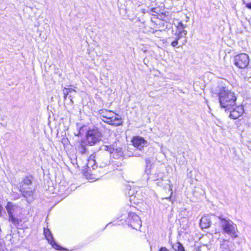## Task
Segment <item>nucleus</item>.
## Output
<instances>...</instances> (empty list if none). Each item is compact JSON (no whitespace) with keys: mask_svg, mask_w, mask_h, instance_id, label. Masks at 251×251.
I'll return each mask as SVG.
<instances>
[{"mask_svg":"<svg viewBox=\"0 0 251 251\" xmlns=\"http://www.w3.org/2000/svg\"><path fill=\"white\" fill-rule=\"evenodd\" d=\"M159 251H169V250L165 247H162L160 249Z\"/></svg>","mask_w":251,"mask_h":251,"instance_id":"nucleus-23","label":"nucleus"},{"mask_svg":"<svg viewBox=\"0 0 251 251\" xmlns=\"http://www.w3.org/2000/svg\"><path fill=\"white\" fill-rule=\"evenodd\" d=\"M101 134L98 129H89L86 135V139L90 145H93L100 140Z\"/></svg>","mask_w":251,"mask_h":251,"instance_id":"nucleus-5","label":"nucleus"},{"mask_svg":"<svg viewBox=\"0 0 251 251\" xmlns=\"http://www.w3.org/2000/svg\"><path fill=\"white\" fill-rule=\"evenodd\" d=\"M68 88L69 91V92H70V93H71V92H72V91H75V90L74 89H73V88Z\"/></svg>","mask_w":251,"mask_h":251,"instance_id":"nucleus-26","label":"nucleus"},{"mask_svg":"<svg viewBox=\"0 0 251 251\" xmlns=\"http://www.w3.org/2000/svg\"><path fill=\"white\" fill-rule=\"evenodd\" d=\"M100 118L104 123L114 126H120L123 120L120 115L113 111L103 109L99 111Z\"/></svg>","mask_w":251,"mask_h":251,"instance_id":"nucleus-2","label":"nucleus"},{"mask_svg":"<svg viewBox=\"0 0 251 251\" xmlns=\"http://www.w3.org/2000/svg\"><path fill=\"white\" fill-rule=\"evenodd\" d=\"M2 1V0H0V3Z\"/></svg>","mask_w":251,"mask_h":251,"instance_id":"nucleus-30","label":"nucleus"},{"mask_svg":"<svg viewBox=\"0 0 251 251\" xmlns=\"http://www.w3.org/2000/svg\"><path fill=\"white\" fill-rule=\"evenodd\" d=\"M186 27V25H183L181 22L178 23L176 26L177 29H182V30H185L184 28Z\"/></svg>","mask_w":251,"mask_h":251,"instance_id":"nucleus-18","label":"nucleus"},{"mask_svg":"<svg viewBox=\"0 0 251 251\" xmlns=\"http://www.w3.org/2000/svg\"><path fill=\"white\" fill-rule=\"evenodd\" d=\"M246 6L250 8V9H251V2H250V3H248L246 4Z\"/></svg>","mask_w":251,"mask_h":251,"instance_id":"nucleus-25","label":"nucleus"},{"mask_svg":"<svg viewBox=\"0 0 251 251\" xmlns=\"http://www.w3.org/2000/svg\"><path fill=\"white\" fill-rule=\"evenodd\" d=\"M80 148L81 149L80 151L81 152V153H84V152L85 151V147L81 145L80 147Z\"/></svg>","mask_w":251,"mask_h":251,"instance_id":"nucleus-22","label":"nucleus"},{"mask_svg":"<svg viewBox=\"0 0 251 251\" xmlns=\"http://www.w3.org/2000/svg\"><path fill=\"white\" fill-rule=\"evenodd\" d=\"M186 18H187V21H186L187 22L188 19H189V18H188V17H186Z\"/></svg>","mask_w":251,"mask_h":251,"instance_id":"nucleus-28","label":"nucleus"},{"mask_svg":"<svg viewBox=\"0 0 251 251\" xmlns=\"http://www.w3.org/2000/svg\"><path fill=\"white\" fill-rule=\"evenodd\" d=\"M227 240L223 239L221 243V249L222 251H230Z\"/></svg>","mask_w":251,"mask_h":251,"instance_id":"nucleus-15","label":"nucleus"},{"mask_svg":"<svg viewBox=\"0 0 251 251\" xmlns=\"http://www.w3.org/2000/svg\"><path fill=\"white\" fill-rule=\"evenodd\" d=\"M64 98L66 99L67 95L70 93L68 88L64 87L63 90Z\"/></svg>","mask_w":251,"mask_h":251,"instance_id":"nucleus-19","label":"nucleus"},{"mask_svg":"<svg viewBox=\"0 0 251 251\" xmlns=\"http://www.w3.org/2000/svg\"><path fill=\"white\" fill-rule=\"evenodd\" d=\"M179 31H182V29H177V31L176 32H178Z\"/></svg>","mask_w":251,"mask_h":251,"instance_id":"nucleus-27","label":"nucleus"},{"mask_svg":"<svg viewBox=\"0 0 251 251\" xmlns=\"http://www.w3.org/2000/svg\"><path fill=\"white\" fill-rule=\"evenodd\" d=\"M151 12L152 13H157V12H156V8H152L151 9Z\"/></svg>","mask_w":251,"mask_h":251,"instance_id":"nucleus-24","label":"nucleus"},{"mask_svg":"<svg viewBox=\"0 0 251 251\" xmlns=\"http://www.w3.org/2000/svg\"><path fill=\"white\" fill-rule=\"evenodd\" d=\"M211 221L208 216H204L201 218L200 226L202 228H207L210 226Z\"/></svg>","mask_w":251,"mask_h":251,"instance_id":"nucleus-13","label":"nucleus"},{"mask_svg":"<svg viewBox=\"0 0 251 251\" xmlns=\"http://www.w3.org/2000/svg\"><path fill=\"white\" fill-rule=\"evenodd\" d=\"M133 145L139 150H141L144 147L148 145V142L143 137L139 136H135L132 140Z\"/></svg>","mask_w":251,"mask_h":251,"instance_id":"nucleus-10","label":"nucleus"},{"mask_svg":"<svg viewBox=\"0 0 251 251\" xmlns=\"http://www.w3.org/2000/svg\"><path fill=\"white\" fill-rule=\"evenodd\" d=\"M187 32L186 30H182V31H179L178 32H176V39L179 40L181 38L184 37L185 38V40H184V43H186V35L187 34Z\"/></svg>","mask_w":251,"mask_h":251,"instance_id":"nucleus-16","label":"nucleus"},{"mask_svg":"<svg viewBox=\"0 0 251 251\" xmlns=\"http://www.w3.org/2000/svg\"><path fill=\"white\" fill-rule=\"evenodd\" d=\"M244 112V109L242 106H235L230 113V117L233 119H236L241 116Z\"/></svg>","mask_w":251,"mask_h":251,"instance_id":"nucleus-11","label":"nucleus"},{"mask_svg":"<svg viewBox=\"0 0 251 251\" xmlns=\"http://www.w3.org/2000/svg\"><path fill=\"white\" fill-rule=\"evenodd\" d=\"M20 190L25 197L32 194L34 188L32 184V180L29 177L25 178L20 183Z\"/></svg>","mask_w":251,"mask_h":251,"instance_id":"nucleus-4","label":"nucleus"},{"mask_svg":"<svg viewBox=\"0 0 251 251\" xmlns=\"http://www.w3.org/2000/svg\"><path fill=\"white\" fill-rule=\"evenodd\" d=\"M219 100L222 107L230 110L235 105L236 97L234 93L225 87H219Z\"/></svg>","mask_w":251,"mask_h":251,"instance_id":"nucleus-1","label":"nucleus"},{"mask_svg":"<svg viewBox=\"0 0 251 251\" xmlns=\"http://www.w3.org/2000/svg\"><path fill=\"white\" fill-rule=\"evenodd\" d=\"M104 150L109 151L111 156L115 158H119L123 155L121 148H115L114 146H105Z\"/></svg>","mask_w":251,"mask_h":251,"instance_id":"nucleus-9","label":"nucleus"},{"mask_svg":"<svg viewBox=\"0 0 251 251\" xmlns=\"http://www.w3.org/2000/svg\"><path fill=\"white\" fill-rule=\"evenodd\" d=\"M8 204H11L10 202H8Z\"/></svg>","mask_w":251,"mask_h":251,"instance_id":"nucleus-29","label":"nucleus"},{"mask_svg":"<svg viewBox=\"0 0 251 251\" xmlns=\"http://www.w3.org/2000/svg\"><path fill=\"white\" fill-rule=\"evenodd\" d=\"M94 163H95V161L94 160H88V163L87 164V167L88 168H90V166L91 164L92 165V164H94ZM91 166L92 167V165Z\"/></svg>","mask_w":251,"mask_h":251,"instance_id":"nucleus-21","label":"nucleus"},{"mask_svg":"<svg viewBox=\"0 0 251 251\" xmlns=\"http://www.w3.org/2000/svg\"><path fill=\"white\" fill-rule=\"evenodd\" d=\"M250 60L248 55L246 53H241L234 57V64L239 68H245L249 64Z\"/></svg>","mask_w":251,"mask_h":251,"instance_id":"nucleus-6","label":"nucleus"},{"mask_svg":"<svg viewBox=\"0 0 251 251\" xmlns=\"http://www.w3.org/2000/svg\"><path fill=\"white\" fill-rule=\"evenodd\" d=\"M44 235L47 239V240L48 241L49 243L51 245L52 247L59 251H63L65 250V249L63 248L62 247H60L59 245H58L53 240V238L52 236V234L51 233V232L49 230V229H45L44 228Z\"/></svg>","mask_w":251,"mask_h":251,"instance_id":"nucleus-8","label":"nucleus"},{"mask_svg":"<svg viewBox=\"0 0 251 251\" xmlns=\"http://www.w3.org/2000/svg\"><path fill=\"white\" fill-rule=\"evenodd\" d=\"M159 176H157L156 177H158ZM156 177H154V178H155Z\"/></svg>","mask_w":251,"mask_h":251,"instance_id":"nucleus-31","label":"nucleus"},{"mask_svg":"<svg viewBox=\"0 0 251 251\" xmlns=\"http://www.w3.org/2000/svg\"><path fill=\"white\" fill-rule=\"evenodd\" d=\"M6 208L9 214V221L14 225H17L19 222L18 220L13 215L16 207L14 205H7Z\"/></svg>","mask_w":251,"mask_h":251,"instance_id":"nucleus-12","label":"nucleus"},{"mask_svg":"<svg viewBox=\"0 0 251 251\" xmlns=\"http://www.w3.org/2000/svg\"><path fill=\"white\" fill-rule=\"evenodd\" d=\"M178 40H177L176 38V40L174 41L173 42H172L171 43V45L175 47L176 46H177V45L178 44Z\"/></svg>","mask_w":251,"mask_h":251,"instance_id":"nucleus-20","label":"nucleus"},{"mask_svg":"<svg viewBox=\"0 0 251 251\" xmlns=\"http://www.w3.org/2000/svg\"><path fill=\"white\" fill-rule=\"evenodd\" d=\"M128 225L136 230L141 226V221L139 217L133 213H129L126 221Z\"/></svg>","mask_w":251,"mask_h":251,"instance_id":"nucleus-7","label":"nucleus"},{"mask_svg":"<svg viewBox=\"0 0 251 251\" xmlns=\"http://www.w3.org/2000/svg\"><path fill=\"white\" fill-rule=\"evenodd\" d=\"M146 167L145 169V173L148 175L151 174V170L153 168V164L151 163V161L149 159L146 160Z\"/></svg>","mask_w":251,"mask_h":251,"instance_id":"nucleus-14","label":"nucleus"},{"mask_svg":"<svg viewBox=\"0 0 251 251\" xmlns=\"http://www.w3.org/2000/svg\"><path fill=\"white\" fill-rule=\"evenodd\" d=\"M175 247H176V251H185L184 247L180 243H177V244L175 245Z\"/></svg>","mask_w":251,"mask_h":251,"instance_id":"nucleus-17","label":"nucleus"},{"mask_svg":"<svg viewBox=\"0 0 251 251\" xmlns=\"http://www.w3.org/2000/svg\"><path fill=\"white\" fill-rule=\"evenodd\" d=\"M221 220V225L224 232L229 235L232 239L238 237V231L237 226L231 220L224 218L223 216L219 217Z\"/></svg>","mask_w":251,"mask_h":251,"instance_id":"nucleus-3","label":"nucleus"}]
</instances>
